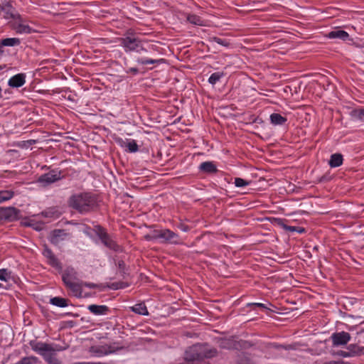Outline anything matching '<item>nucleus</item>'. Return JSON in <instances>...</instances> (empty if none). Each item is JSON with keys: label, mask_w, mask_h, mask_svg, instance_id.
<instances>
[{"label": "nucleus", "mask_w": 364, "mask_h": 364, "mask_svg": "<svg viewBox=\"0 0 364 364\" xmlns=\"http://www.w3.org/2000/svg\"><path fill=\"white\" fill-rule=\"evenodd\" d=\"M61 178V173L57 170H52L41 175L38 178V182L43 186L53 183Z\"/></svg>", "instance_id": "6"}, {"label": "nucleus", "mask_w": 364, "mask_h": 364, "mask_svg": "<svg viewBox=\"0 0 364 364\" xmlns=\"http://www.w3.org/2000/svg\"><path fill=\"white\" fill-rule=\"evenodd\" d=\"M26 225L32 228L33 229L41 231L44 228L45 223L43 222L37 221L35 219H29L28 222H26Z\"/></svg>", "instance_id": "24"}, {"label": "nucleus", "mask_w": 364, "mask_h": 364, "mask_svg": "<svg viewBox=\"0 0 364 364\" xmlns=\"http://www.w3.org/2000/svg\"><path fill=\"white\" fill-rule=\"evenodd\" d=\"M155 237L171 244L178 245L182 242L179 236L168 229H164L157 232Z\"/></svg>", "instance_id": "5"}, {"label": "nucleus", "mask_w": 364, "mask_h": 364, "mask_svg": "<svg viewBox=\"0 0 364 364\" xmlns=\"http://www.w3.org/2000/svg\"><path fill=\"white\" fill-rule=\"evenodd\" d=\"M3 47L4 46H8V47H13L16 46H18L21 43V41L18 38H7L2 39L0 41Z\"/></svg>", "instance_id": "25"}, {"label": "nucleus", "mask_w": 364, "mask_h": 364, "mask_svg": "<svg viewBox=\"0 0 364 364\" xmlns=\"http://www.w3.org/2000/svg\"><path fill=\"white\" fill-rule=\"evenodd\" d=\"M187 21L195 26H206L207 22L203 19L200 16L196 14H188L187 16Z\"/></svg>", "instance_id": "18"}, {"label": "nucleus", "mask_w": 364, "mask_h": 364, "mask_svg": "<svg viewBox=\"0 0 364 364\" xmlns=\"http://www.w3.org/2000/svg\"><path fill=\"white\" fill-rule=\"evenodd\" d=\"M178 228L181 230H182L183 232H186L190 230V228L188 225H185L183 223H181L178 225Z\"/></svg>", "instance_id": "37"}, {"label": "nucleus", "mask_w": 364, "mask_h": 364, "mask_svg": "<svg viewBox=\"0 0 364 364\" xmlns=\"http://www.w3.org/2000/svg\"><path fill=\"white\" fill-rule=\"evenodd\" d=\"M99 237L101 240V242L107 247H108L110 249L115 250L116 245L114 242L111 240L107 234L102 230L100 229L98 232Z\"/></svg>", "instance_id": "17"}, {"label": "nucleus", "mask_w": 364, "mask_h": 364, "mask_svg": "<svg viewBox=\"0 0 364 364\" xmlns=\"http://www.w3.org/2000/svg\"><path fill=\"white\" fill-rule=\"evenodd\" d=\"M333 345L335 346H344L350 340V336L348 332L341 331L331 335Z\"/></svg>", "instance_id": "8"}, {"label": "nucleus", "mask_w": 364, "mask_h": 364, "mask_svg": "<svg viewBox=\"0 0 364 364\" xmlns=\"http://www.w3.org/2000/svg\"><path fill=\"white\" fill-rule=\"evenodd\" d=\"M216 350L206 344H196L185 351V359L188 361H200L203 358H213L216 355Z\"/></svg>", "instance_id": "2"}, {"label": "nucleus", "mask_w": 364, "mask_h": 364, "mask_svg": "<svg viewBox=\"0 0 364 364\" xmlns=\"http://www.w3.org/2000/svg\"><path fill=\"white\" fill-rule=\"evenodd\" d=\"M121 46L123 47L125 52H136L141 53L146 51L143 47L141 41L134 36H125L120 40Z\"/></svg>", "instance_id": "4"}, {"label": "nucleus", "mask_w": 364, "mask_h": 364, "mask_svg": "<svg viewBox=\"0 0 364 364\" xmlns=\"http://www.w3.org/2000/svg\"><path fill=\"white\" fill-rule=\"evenodd\" d=\"M14 192L9 190L0 191V203L9 200L14 197Z\"/></svg>", "instance_id": "29"}, {"label": "nucleus", "mask_w": 364, "mask_h": 364, "mask_svg": "<svg viewBox=\"0 0 364 364\" xmlns=\"http://www.w3.org/2000/svg\"><path fill=\"white\" fill-rule=\"evenodd\" d=\"M117 351V349H115L112 346H100L97 347L95 350V353L98 357L105 356L109 354L115 353Z\"/></svg>", "instance_id": "14"}, {"label": "nucleus", "mask_w": 364, "mask_h": 364, "mask_svg": "<svg viewBox=\"0 0 364 364\" xmlns=\"http://www.w3.org/2000/svg\"><path fill=\"white\" fill-rule=\"evenodd\" d=\"M116 141L117 144H119L122 148L125 149L127 151L130 153H136L139 151V146L134 139H123L122 138H118L117 139Z\"/></svg>", "instance_id": "7"}, {"label": "nucleus", "mask_w": 364, "mask_h": 364, "mask_svg": "<svg viewBox=\"0 0 364 364\" xmlns=\"http://www.w3.org/2000/svg\"><path fill=\"white\" fill-rule=\"evenodd\" d=\"M213 42L216 43L217 44L220 45L224 47H228L230 45V43L227 40L223 39V38L214 37L213 38Z\"/></svg>", "instance_id": "33"}, {"label": "nucleus", "mask_w": 364, "mask_h": 364, "mask_svg": "<svg viewBox=\"0 0 364 364\" xmlns=\"http://www.w3.org/2000/svg\"><path fill=\"white\" fill-rule=\"evenodd\" d=\"M67 287L70 289L73 296L75 297L80 298L83 296L82 282L80 280L69 284Z\"/></svg>", "instance_id": "16"}, {"label": "nucleus", "mask_w": 364, "mask_h": 364, "mask_svg": "<svg viewBox=\"0 0 364 364\" xmlns=\"http://www.w3.org/2000/svg\"><path fill=\"white\" fill-rule=\"evenodd\" d=\"M129 72L132 73L134 74H136V73H138V69L136 68H129Z\"/></svg>", "instance_id": "42"}, {"label": "nucleus", "mask_w": 364, "mask_h": 364, "mask_svg": "<svg viewBox=\"0 0 364 364\" xmlns=\"http://www.w3.org/2000/svg\"><path fill=\"white\" fill-rule=\"evenodd\" d=\"M50 303L55 306L64 308L68 306V301L62 297L55 296L50 299Z\"/></svg>", "instance_id": "23"}, {"label": "nucleus", "mask_w": 364, "mask_h": 364, "mask_svg": "<svg viewBox=\"0 0 364 364\" xmlns=\"http://www.w3.org/2000/svg\"><path fill=\"white\" fill-rule=\"evenodd\" d=\"M343 164V156L341 154H333L331 156L329 166L332 168L340 166Z\"/></svg>", "instance_id": "20"}, {"label": "nucleus", "mask_w": 364, "mask_h": 364, "mask_svg": "<svg viewBox=\"0 0 364 364\" xmlns=\"http://www.w3.org/2000/svg\"><path fill=\"white\" fill-rule=\"evenodd\" d=\"M69 204L73 208L83 213L94 208L96 205V199L90 193H80L70 198Z\"/></svg>", "instance_id": "1"}, {"label": "nucleus", "mask_w": 364, "mask_h": 364, "mask_svg": "<svg viewBox=\"0 0 364 364\" xmlns=\"http://www.w3.org/2000/svg\"><path fill=\"white\" fill-rule=\"evenodd\" d=\"M358 335H360L363 338V343H364V327L361 328L359 331L357 332Z\"/></svg>", "instance_id": "41"}, {"label": "nucleus", "mask_w": 364, "mask_h": 364, "mask_svg": "<svg viewBox=\"0 0 364 364\" xmlns=\"http://www.w3.org/2000/svg\"><path fill=\"white\" fill-rule=\"evenodd\" d=\"M270 122L273 125H282L287 122V119L280 114L273 113L270 115Z\"/></svg>", "instance_id": "21"}, {"label": "nucleus", "mask_w": 364, "mask_h": 364, "mask_svg": "<svg viewBox=\"0 0 364 364\" xmlns=\"http://www.w3.org/2000/svg\"><path fill=\"white\" fill-rule=\"evenodd\" d=\"M3 288H4L3 284L0 283V289H3Z\"/></svg>", "instance_id": "46"}, {"label": "nucleus", "mask_w": 364, "mask_h": 364, "mask_svg": "<svg viewBox=\"0 0 364 364\" xmlns=\"http://www.w3.org/2000/svg\"><path fill=\"white\" fill-rule=\"evenodd\" d=\"M15 30L17 33L19 34H26V33H30L31 32V28L23 23H18L15 26Z\"/></svg>", "instance_id": "28"}, {"label": "nucleus", "mask_w": 364, "mask_h": 364, "mask_svg": "<svg viewBox=\"0 0 364 364\" xmlns=\"http://www.w3.org/2000/svg\"><path fill=\"white\" fill-rule=\"evenodd\" d=\"M339 355L344 358H350V357H353L355 355V350L353 352L341 351Z\"/></svg>", "instance_id": "35"}, {"label": "nucleus", "mask_w": 364, "mask_h": 364, "mask_svg": "<svg viewBox=\"0 0 364 364\" xmlns=\"http://www.w3.org/2000/svg\"><path fill=\"white\" fill-rule=\"evenodd\" d=\"M234 184L237 188H244L250 184V181H247L241 178H235Z\"/></svg>", "instance_id": "31"}, {"label": "nucleus", "mask_w": 364, "mask_h": 364, "mask_svg": "<svg viewBox=\"0 0 364 364\" xmlns=\"http://www.w3.org/2000/svg\"><path fill=\"white\" fill-rule=\"evenodd\" d=\"M49 364H60V361L56 358L55 352H53L50 355L45 359Z\"/></svg>", "instance_id": "32"}, {"label": "nucleus", "mask_w": 364, "mask_h": 364, "mask_svg": "<svg viewBox=\"0 0 364 364\" xmlns=\"http://www.w3.org/2000/svg\"><path fill=\"white\" fill-rule=\"evenodd\" d=\"M87 309L95 316L107 315L109 311V308L105 305L91 304L87 306Z\"/></svg>", "instance_id": "12"}, {"label": "nucleus", "mask_w": 364, "mask_h": 364, "mask_svg": "<svg viewBox=\"0 0 364 364\" xmlns=\"http://www.w3.org/2000/svg\"><path fill=\"white\" fill-rule=\"evenodd\" d=\"M65 235L64 230H55L53 231L51 235V242L53 243H58L60 240L63 239V237Z\"/></svg>", "instance_id": "27"}, {"label": "nucleus", "mask_w": 364, "mask_h": 364, "mask_svg": "<svg viewBox=\"0 0 364 364\" xmlns=\"http://www.w3.org/2000/svg\"><path fill=\"white\" fill-rule=\"evenodd\" d=\"M14 277L12 272L8 269L2 268L0 269V280L2 282H9L14 280Z\"/></svg>", "instance_id": "22"}, {"label": "nucleus", "mask_w": 364, "mask_h": 364, "mask_svg": "<svg viewBox=\"0 0 364 364\" xmlns=\"http://www.w3.org/2000/svg\"><path fill=\"white\" fill-rule=\"evenodd\" d=\"M284 229L287 230H289L290 232H296L299 233H303L304 232V229L301 227H296V226H288L285 225Z\"/></svg>", "instance_id": "34"}, {"label": "nucleus", "mask_w": 364, "mask_h": 364, "mask_svg": "<svg viewBox=\"0 0 364 364\" xmlns=\"http://www.w3.org/2000/svg\"><path fill=\"white\" fill-rule=\"evenodd\" d=\"M87 287L89 289H94L96 287V284L91 282H82V287Z\"/></svg>", "instance_id": "38"}, {"label": "nucleus", "mask_w": 364, "mask_h": 364, "mask_svg": "<svg viewBox=\"0 0 364 364\" xmlns=\"http://www.w3.org/2000/svg\"><path fill=\"white\" fill-rule=\"evenodd\" d=\"M348 352L355 351V354L359 353V347L356 345L350 344L348 346Z\"/></svg>", "instance_id": "36"}, {"label": "nucleus", "mask_w": 364, "mask_h": 364, "mask_svg": "<svg viewBox=\"0 0 364 364\" xmlns=\"http://www.w3.org/2000/svg\"><path fill=\"white\" fill-rule=\"evenodd\" d=\"M43 256L48 259V262L53 267L60 269V263L52 251L48 248H45L43 251Z\"/></svg>", "instance_id": "11"}, {"label": "nucleus", "mask_w": 364, "mask_h": 364, "mask_svg": "<svg viewBox=\"0 0 364 364\" xmlns=\"http://www.w3.org/2000/svg\"><path fill=\"white\" fill-rule=\"evenodd\" d=\"M162 59L160 60H154L146 58H138L136 59V63L141 65H149V64H155L161 62Z\"/></svg>", "instance_id": "30"}, {"label": "nucleus", "mask_w": 364, "mask_h": 364, "mask_svg": "<svg viewBox=\"0 0 364 364\" xmlns=\"http://www.w3.org/2000/svg\"><path fill=\"white\" fill-rule=\"evenodd\" d=\"M225 74L223 72H215L210 75L208 78V82L212 85H215L217 82H218L221 78L224 77Z\"/></svg>", "instance_id": "26"}, {"label": "nucleus", "mask_w": 364, "mask_h": 364, "mask_svg": "<svg viewBox=\"0 0 364 364\" xmlns=\"http://www.w3.org/2000/svg\"><path fill=\"white\" fill-rule=\"evenodd\" d=\"M251 305L265 308L264 304H263L262 303H254V304H252Z\"/></svg>", "instance_id": "43"}, {"label": "nucleus", "mask_w": 364, "mask_h": 364, "mask_svg": "<svg viewBox=\"0 0 364 364\" xmlns=\"http://www.w3.org/2000/svg\"><path fill=\"white\" fill-rule=\"evenodd\" d=\"M68 99L69 100L72 101V102H73V101H74V99L71 97V95H69V96L68 97Z\"/></svg>", "instance_id": "45"}, {"label": "nucleus", "mask_w": 364, "mask_h": 364, "mask_svg": "<svg viewBox=\"0 0 364 364\" xmlns=\"http://www.w3.org/2000/svg\"><path fill=\"white\" fill-rule=\"evenodd\" d=\"M324 364H350L348 362H345V361H331V362H328V363H326Z\"/></svg>", "instance_id": "40"}, {"label": "nucleus", "mask_w": 364, "mask_h": 364, "mask_svg": "<svg viewBox=\"0 0 364 364\" xmlns=\"http://www.w3.org/2000/svg\"><path fill=\"white\" fill-rule=\"evenodd\" d=\"M198 169L200 171L208 174L215 173L218 171L216 165L213 161L201 163L198 166Z\"/></svg>", "instance_id": "13"}, {"label": "nucleus", "mask_w": 364, "mask_h": 364, "mask_svg": "<svg viewBox=\"0 0 364 364\" xmlns=\"http://www.w3.org/2000/svg\"><path fill=\"white\" fill-rule=\"evenodd\" d=\"M131 311L134 312L135 314L142 315V316H148L149 311L144 303L136 304L134 306L130 307Z\"/></svg>", "instance_id": "19"}, {"label": "nucleus", "mask_w": 364, "mask_h": 364, "mask_svg": "<svg viewBox=\"0 0 364 364\" xmlns=\"http://www.w3.org/2000/svg\"><path fill=\"white\" fill-rule=\"evenodd\" d=\"M26 73H18L11 77L8 80V85L11 88H18L26 83Z\"/></svg>", "instance_id": "10"}, {"label": "nucleus", "mask_w": 364, "mask_h": 364, "mask_svg": "<svg viewBox=\"0 0 364 364\" xmlns=\"http://www.w3.org/2000/svg\"><path fill=\"white\" fill-rule=\"evenodd\" d=\"M31 349L41 355L44 360L53 352L61 350L62 349L56 344H48L43 342L32 341L30 342Z\"/></svg>", "instance_id": "3"}, {"label": "nucleus", "mask_w": 364, "mask_h": 364, "mask_svg": "<svg viewBox=\"0 0 364 364\" xmlns=\"http://www.w3.org/2000/svg\"><path fill=\"white\" fill-rule=\"evenodd\" d=\"M358 117L360 120L364 121V109H360L358 111Z\"/></svg>", "instance_id": "39"}, {"label": "nucleus", "mask_w": 364, "mask_h": 364, "mask_svg": "<svg viewBox=\"0 0 364 364\" xmlns=\"http://www.w3.org/2000/svg\"><path fill=\"white\" fill-rule=\"evenodd\" d=\"M62 279L66 287L80 280L77 278V273L75 269L70 267H67L64 270L62 274Z\"/></svg>", "instance_id": "9"}, {"label": "nucleus", "mask_w": 364, "mask_h": 364, "mask_svg": "<svg viewBox=\"0 0 364 364\" xmlns=\"http://www.w3.org/2000/svg\"><path fill=\"white\" fill-rule=\"evenodd\" d=\"M27 143L29 144L30 145H31V144L35 143V141L34 140H30V141H28Z\"/></svg>", "instance_id": "44"}, {"label": "nucleus", "mask_w": 364, "mask_h": 364, "mask_svg": "<svg viewBox=\"0 0 364 364\" xmlns=\"http://www.w3.org/2000/svg\"><path fill=\"white\" fill-rule=\"evenodd\" d=\"M327 37L330 39L337 38L346 41L349 39V34L345 31L337 29L329 32Z\"/></svg>", "instance_id": "15"}]
</instances>
